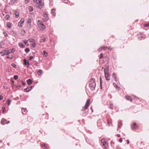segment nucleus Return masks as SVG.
Here are the masks:
<instances>
[{"label":"nucleus","mask_w":149,"mask_h":149,"mask_svg":"<svg viewBox=\"0 0 149 149\" xmlns=\"http://www.w3.org/2000/svg\"><path fill=\"white\" fill-rule=\"evenodd\" d=\"M114 84H116L115 83H113V84L114 85Z\"/></svg>","instance_id":"59"},{"label":"nucleus","mask_w":149,"mask_h":149,"mask_svg":"<svg viewBox=\"0 0 149 149\" xmlns=\"http://www.w3.org/2000/svg\"><path fill=\"white\" fill-rule=\"evenodd\" d=\"M24 22V18H22L21 19L20 21L19 22L23 24Z\"/></svg>","instance_id":"33"},{"label":"nucleus","mask_w":149,"mask_h":149,"mask_svg":"<svg viewBox=\"0 0 149 149\" xmlns=\"http://www.w3.org/2000/svg\"><path fill=\"white\" fill-rule=\"evenodd\" d=\"M126 141H127V144H128L129 143L130 141L128 140H127Z\"/></svg>","instance_id":"53"},{"label":"nucleus","mask_w":149,"mask_h":149,"mask_svg":"<svg viewBox=\"0 0 149 149\" xmlns=\"http://www.w3.org/2000/svg\"><path fill=\"white\" fill-rule=\"evenodd\" d=\"M18 76L17 75H15L14 77V78L16 80L18 78Z\"/></svg>","instance_id":"39"},{"label":"nucleus","mask_w":149,"mask_h":149,"mask_svg":"<svg viewBox=\"0 0 149 149\" xmlns=\"http://www.w3.org/2000/svg\"><path fill=\"white\" fill-rule=\"evenodd\" d=\"M96 86L95 79H90L89 82V86L91 90L93 91L95 90Z\"/></svg>","instance_id":"1"},{"label":"nucleus","mask_w":149,"mask_h":149,"mask_svg":"<svg viewBox=\"0 0 149 149\" xmlns=\"http://www.w3.org/2000/svg\"><path fill=\"white\" fill-rule=\"evenodd\" d=\"M2 109L3 112H4L6 111L5 108L4 106L2 107Z\"/></svg>","instance_id":"40"},{"label":"nucleus","mask_w":149,"mask_h":149,"mask_svg":"<svg viewBox=\"0 0 149 149\" xmlns=\"http://www.w3.org/2000/svg\"><path fill=\"white\" fill-rule=\"evenodd\" d=\"M144 26L145 27H147L149 26V23H147L144 24Z\"/></svg>","instance_id":"42"},{"label":"nucleus","mask_w":149,"mask_h":149,"mask_svg":"<svg viewBox=\"0 0 149 149\" xmlns=\"http://www.w3.org/2000/svg\"><path fill=\"white\" fill-rule=\"evenodd\" d=\"M2 53H2V52H0V53L1 54H2Z\"/></svg>","instance_id":"58"},{"label":"nucleus","mask_w":149,"mask_h":149,"mask_svg":"<svg viewBox=\"0 0 149 149\" xmlns=\"http://www.w3.org/2000/svg\"><path fill=\"white\" fill-rule=\"evenodd\" d=\"M23 25V24L19 22L18 24V26L19 27H22V26Z\"/></svg>","instance_id":"30"},{"label":"nucleus","mask_w":149,"mask_h":149,"mask_svg":"<svg viewBox=\"0 0 149 149\" xmlns=\"http://www.w3.org/2000/svg\"><path fill=\"white\" fill-rule=\"evenodd\" d=\"M31 19H29L27 22V23L28 24L27 26L30 29L31 27Z\"/></svg>","instance_id":"7"},{"label":"nucleus","mask_w":149,"mask_h":149,"mask_svg":"<svg viewBox=\"0 0 149 149\" xmlns=\"http://www.w3.org/2000/svg\"><path fill=\"white\" fill-rule=\"evenodd\" d=\"M131 127L132 130H135L138 129V126L135 123H134L132 126Z\"/></svg>","instance_id":"10"},{"label":"nucleus","mask_w":149,"mask_h":149,"mask_svg":"<svg viewBox=\"0 0 149 149\" xmlns=\"http://www.w3.org/2000/svg\"><path fill=\"white\" fill-rule=\"evenodd\" d=\"M27 82L28 84L30 85L32 83V81L31 79H29L27 81Z\"/></svg>","instance_id":"18"},{"label":"nucleus","mask_w":149,"mask_h":149,"mask_svg":"<svg viewBox=\"0 0 149 149\" xmlns=\"http://www.w3.org/2000/svg\"><path fill=\"white\" fill-rule=\"evenodd\" d=\"M33 1L35 3L37 4L38 8H41L43 7L44 6L43 0H33Z\"/></svg>","instance_id":"2"},{"label":"nucleus","mask_w":149,"mask_h":149,"mask_svg":"<svg viewBox=\"0 0 149 149\" xmlns=\"http://www.w3.org/2000/svg\"><path fill=\"white\" fill-rule=\"evenodd\" d=\"M10 53H12V52H13L14 51V49H10Z\"/></svg>","instance_id":"50"},{"label":"nucleus","mask_w":149,"mask_h":149,"mask_svg":"<svg viewBox=\"0 0 149 149\" xmlns=\"http://www.w3.org/2000/svg\"><path fill=\"white\" fill-rule=\"evenodd\" d=\"M7 58H10V59H12V57H10L9 56H8L7 57Z\"/></svg>","instance_id":"54"},{"label":"nucleus","mask_w":149,"mask_h":149,"mask_svg":"<svg viewBox=\"0 0 149 149\" xmlns=\"http://www.w3.org/2000/svg\"><path fill=\"white\" fill-rule=\"evenodd\" d=\"M42 73V71L41 70H39L37 72L38 74L40 76L41 75Z\"/></svg>","instance_id":"20"},{"label":"nucleus","mask_w":149,"mask_h":149,"mask_svg":"<svg viewBox=\"0 0 149 149\" xmlns=\"http://www.w3.org/2000/svg\"><path fill=\"white\" fill-rule=\"evenodd\" d=\"M33 58H34L33 56H30V57L29 58V59L30 60H31L32 59H33Z\"/></svg>","instance_id":"44"},{"label":"nucleus","mask_w":149,"mask_h":149,"mask_svg":"<svg viewBox=\"0 0 149 149\" xmlns=\"http://www.w3.org/2000/svg\"><path fill=\"white\" fill-rule=\"evenodd\" d=\"M24 42L26 45L28 46L29 45V43L28 42V40H24Z\"/></svg>","instance_id":"26"},{"label":"nucleus","mask_w":149,"mask_h":149,"mask_svg":"<svg viewBox=\"0 0 149 149\" xmlns=\"http://www.w3.org/2000/svg\"><path fill=\"white\" fill-rule=\"evenodd\" d=\"M104 75L106 79L107 80H110V75L109 74V69L108 68H105L104 70Z\"/></svg>","instance_id":"4"},{"label":"nucleus","mask_w":149,"mask_h":149,"mask_svg":"<svg viewBox=\"0 0 149 149\" xmlns=\"http://www.w3.org/2000/svg\"><path fill=\"white\" fill-rule=\"evenodd\" d=\"M41 147L42 148L44 149H48L49 148V147L48 146V145L45 143L42 144Z\"/></svg>","instance_id":"12"},{"label":"nucleus","mask_w":149,"mask_h":149,"mask_svg":"<svg viewBox=\"0 0 149 149\" xmlns=\"http://www.w3.org/2000/svg\"><path fill=\"white\" fill-rule=\"evenodd\" d=\"M3 34H4V36H7V34L5 32H4L3 33Z\"/></svg>","instance_id":"52"},{"label":"nucleus","mask_w":149,"mask_h":149,"mask_svg":"<svg viewBox=\"0 0 149 149\" xmlns=\"http://www.w3.org/2000/svg\"><path fill=\"white\" fill-rule=\"evenodd\" d=\"M100 86H101V88L102 89V80L101 78L100 77Z\"/></svg>","instance_id":"38"},{"label":"nucleus","mask_w":149,"mask_h":149,"mask_svg":"<svg viewBox=\"0 0 149 149\" xmlns=\"http://www.w3.org/2000/svg\"><path fill=\"white\" fill-rule=\"evenodd\" d=\"M122 140H123V139H122V138H121L119 140V141L120 142V143H121L122 142Z\"/></svg>","instance_id":"48"},{"label":"nucleus","mask_w":149,"mask_h":149,"mask_svg":"<svg viewBox=\"0 0 149 149\" xmlns=\"http://www.w3.org/2000/svg\"><path fill=\"white\" fill-rule=\"evenodd\" d=\"M7 27L9 28H10L12 26V23L10 22H8L6 24Z\"/></svg>","instance_id":"19"},{"label":"nucleus","mask_w":149,"mask_h":149,"mask_svg":"<svg viewBox=\"0 0 149 149\" xmlns=\"http://www.w3.org/2000/svg\"><path fill=\"white\" fill-rule=\"evenodd\" d=\"M37 24L39 28L41 30L44 31L46 29V26L41 21L38 20V21Z\"/></svg>","instance_id":"3"},{"label":"nucleus","mask_w":149,"mask_h":149,"mask_svg":"<svg viewBox=\"0 0 149 149\" xmlns=\"http://www.w3.org/2000/svg\"><path fill=\"white\" fill-rule=\"evenodd\" d=\"M101 142L102 144L103 147L105 149H107L108 147V145L106 140L104 139H102L101 140Z\"/></svg>","instance_id":"5"},{"label":"nucleus","mask_w":149,"mask_h":149,"mask_svg":"<svg viewBox=\"0 0 149 149\" xmlns=\"http://www.w3.org/2000/svg\"><path fill=\"white\" fill-rule=\"evenodd\" d=\"M9 15H6V19L7 20H9Z\"/></svg>","instance_id":"41"},{"label":"nucleus","mask_w":149,"mask_h":149,"mask_svg":"<svg viewBox=\"0 0 149 149\" xmlns=\"http://www.w3.org/2000/svg\"><path fill=\"white\" fill-rule=\"evenodd\" d=\"M19 47L22 48H24V45L22 43H19Z\"/></svg>","instance_id":"21"},{"label":"nucleus","mask_w":149,"mask_h":149,"mask_svg":"<svg viewBox=\"0 0 149 149\" xmlns=\"http://www.w3.org/2000/svg\"><path fill=\"white\" fill-rule=\"evenodd\" d=\"M29 41L31 42H34L35 41L34 39L33 38H30L29 39Z\"/></svg>","instance_id":"28"},{"label":"nucleus","mask_w":149,"mask_h":149,"mask_svg":"<svg viewBox=\"0 0 149 149\" xmlns=\"http://www.w3.org/2000/svg\"><path fill=\"white\" fill-rule=\"evenodd\" d=\"M24 61V64L25 65H27V68H29V65H30V63L26 59H24L23 60Z\"/></svg>","instance_id":"11"},{"label":"nucleus","mask_w":149,"mask_h":149,"mask_svg":"<svg viewBox=\"0 0 149 149\" xmlns=\"http://www.w3.org/2000/svg\"><path fill=\"white\" fill-rule=\"evenodd\" d=\"M25 3L26 4H27L29 3V0H26L25 1Z\"/></svg>","instance_id":"49"},{"label":"nucleus","mask_w":149,"mask_h":149,"mask_svg":"<svg viewBox=\"0 0 149 149\" xmlns=\"http://www.w3.org/2000/svg\"><path fill=\"white\" fill-rule=\"evenodd\" d=\"M15 17L16 18H18L19 16V13L17 12H15Z\"/></svg>","instance_id":"36"},{"label":"nucleus","mask_w":149,"mask_h":149,"mask_svg":"<svg viewBox=\"0 0 149 149\" xmlns=\"http://www.w3.org/2000/svg\"><path fill=\"white\" fill-rule=\"evenodd\" d=\"M113 104H109V108L110 109H113Z\"/></svg>","instance_id":"37"},{"label":"nucleus","mask_w":149,"mask_h":149,"mask_svg":"<svg viewBox=\"0 0 149 149\" xmlns=\"http://www.w3.org/2000/svg\"><path fill=\"white\" fill-rule=\"evenodd\" d=\"M11 65L14 68H16V65L15 64V63H12V64H11Z\"/></svg>","instance_id":"35"},{"label":"nucleus","mask_w":149,"mask_h":149,"mask_svg":"<svg viewBox=\"0 0 149 149\" xmlns=\"http://www.w3.org/2000/svg\"><path fill=\"white\" fill-rule=\"evenodd\" d=\"M107 48H108V49H109L110 51H111L113 49V48L111 47H108Z\"/></svg>","instance_id":"46"},{"label":"nucleus","mask_w":149,"mask_h":149,"mask_svg":"<svg viewBox=\"0 0 149 149\" xmlns=\"http://www.w3.org/2000/svg\"><path fill=\"white\" fill-rule=\"evenodd\" d=\"M22 113L24 114H26V111L24 109H22Z\"/></svg>","instance_id":"23"},{"label":"nucleus","mask_w":149,"mask_h":149,"mask_svg":"<svg viewBox=\"0 0 149 149\" xmlns=\"http://www.w3.org/2000/svg\"><path fill=\"white\" fill-rule=\"evenodd\" d=\"M116 86L117 87H118V86L117 85H116Z\"/></svg>","instance_id":"60"},{"label":"nucleus","mask_w":149,"mask_h":149,"mask_svg":"<svg viewBox=\"0 0 149 149\" xmlns=\"http://www.w3.org/2000/svg\"><path fill=\"white\" fill-rule=\"evenodd\" d=\"M122 125V122L121 121H120L119 122L118 124V126L119 127H120Z\"/></svg>","instance_id":"29"},{"label":"nucleus","mask_w":149,"mask_h":149,"mask_svg":"<svg viewBox=\"0 0 149 149\" xmlns=\"http://www.w3.org/2000/svg\"><path fill=\"white\" fill-rule=\"evenodd\" d=\"M43 16L44 17V18H43V21L44 22L47 21L48 19V18L47 17L48 16L47 13H44L43 14Z\"/></svg>","instance_id":"8"},{"label":"nucleus","mask_w":149,"mask_h":149,"mask_svg":"<svg viewBox=\"0 0 149 149\" xmlns=\"http://www.w3.org/2000/svg\"><path fill=\"white\" fill-rule=\"evenodd\" d=\"M22 84L23 85H25V83L24 82H22Z\"/></svg>","instance_id":"57"},{"label":"nucleus","mask_w":149,"mask_h":149,"mask_svg":"<svg viewBox=\"0 0 149 149\" xmlns=\"http://www.w3.org/2000/svg\"><path fill=\"white\" fill-rule=\"evenodd\" d=\"M90 103V99H88L86 100V103L85 105L83 107L82 110L83 111H84L85 110L87 109L88 107L89 106Z\"/></svg>","instance_id":"6"},{"label":"nucleus","mask_w":149,"mask_h":149,"mask_svg":"<svg viewBox=\"0 0 149 149\" xmlns=\"http://www.w3.org/2000/svg\"><path fill=\"white\" fill-rule=\"evenodd\" d=\"M36 43L35 42H34L32 43L31 45V47L33 48H35L36 47Z\"/></svg>","instance_id":"25"},{"label":"nucleus","mask_w":149,"mask_h":149,"mask_svg":"<svg viewBox=\"0 0 149 149\" xmlns=\"http://www.w3.org/2000/svg\"><path fill=\"white\" fill-rule=\"evenodd\" d=\"M10 50H8V51L5 50L4 51V54L6 55H8L10 53Z\"/></svg>","instance_id":"17"},{"label":"nucleus","mask_w":149,"mask_h":149,"mask_svg":"<svg viewBox=\"0 0 149 149\" xmlns=\"http://www.w3.org/2000/svg\"><path fill=\"white\" fill-rule=\"evenodd\" d=\"M55 11V10L54 9H52V12L53 13V14L54 15V12Z\"/></svg>","instance_id":"51"},{"label":"nucleus","mask_w":149,"mask_h":149,"mask_svg":"<svg viewBox=\"0 0 149 149\" xmlns=\"http://www.w3.org/2000/svg\"><path fill=\"white\" fill-rule=\"evenodd\" d=\"M103 54L102 53H101L100 55V58H103Z\"/></svg>","instance_id":"43"},{"label":"nucleus","mask_w":149,"mask_h":149,"mask_svg":"<svg viewBox=\"0 0 149 149\" xmlns=\"http://www.w3.org/2000/svg\"><path fill=\"white\" fill-rule=\"evenodd\" d=\"M108 48V47H100L98 49V51L100 52L102 50H106L107 48Z\"/></svg>","instance_id":"13"},{"label":"nucleus","mask_w":149,"mask_h":149,"mask_svg":"<svg viewBox=\"0 0 149 149\" xmlns=\"http://www.w3.org/2000/svg\"><path fill=\"white\" fill-rule=\"evenodd\" d=\"M25 52L26 53H27L29 52L30 51V49L28 48H27L25 49Z\"/></svg>","instance_id":"34"},{"label":"nucleus","mask_w":149,"mask_h":149,"mask_svg":"<svg viewBox=\"0 0 149 149\" xmlns=\"http://www.w3.org/2000/svg\"><path fill=\"white\" fill-rule=\"evenodd\" d=\"M3 98V97L2 96L0 95V101Z\"/></svg>","instance_id":"45"},{"label":"nucleus","mask_w":149,"mask_h":149,"mask_svg":"<svg viewBox=\"0 0 149 149\" xmlns=\"http://www.w3.org/2000/svg\"><path fill=\"white\" fill-rule=\"evenodd\" d=\"M107 123H108V124L109 125V120H107Z\"/></svg>","instance_id":"56"},{"label":"nucleus","mask_w":149,"mask_h":149,"mask_svg":"<svg viewBox=\"0 0 149 149\" xmlns=\"http://www.w3.org/2000/svg\"><path fill=\"white\" fill-rule=\"evenodd\" d=\"M11 103V100L9 99H8L7 102V103L8 105H9Z\"/></svg>","instance_id":"31"},{"label":"nucleus","mask_w":149,"mask_h":149,"mask_svg":"<svg viewBox=\"0 0 149 149\" xmlns=\"http://www.w3.org/2000/svg\"><path fill=\"white\" fill-rule=\"evenodd\" d=\"M117 136L118 137H120V134H118L117 135Z\"/></svg>","instance_id":"55"},{"label":"nucleus","mask_w":149,"mask_h":149,"mask_svg":"<svg viewBox=\"0 0 149 149\" xmlns=\"http://www.w3.org/2000/svg\"><path fill=\"white\" fill-rule=\"evenodd\" d=\"M24 22V18H22L21 19L20 21L19 22L23 24Z\"/></svg>","instance_id":"32"},{"label":"nucleus","mask_w":149,"mask_h":149,"mask_svg":"<svg viewBox=\"0 0 149 149\" xmlns=\"http://www.w3.org/2000/svg\"><path fill=\"white\" fill-rule=\"evenodd\" d=\"M10 122L9 121H7L6 119H3L1 121V123L3 125H4L5 124H7Z\"/></svg>","instance_id":"9"},{"label":"nucleus","mask_w":149,"mask_h":149,"mask_svg":"<svg viewBox=\"0 0 149 149\" xmlns=\"http://www.w3.org/2000/svg\"><path fill=\"white\" fill-rule=\"evenodd\" d=\"M43 56H47L48 55V53L45 51H43Z\"/></svg>","instance_id":"24"},{"label":"nucleus","mask_w":149,"mask_h":149,"mask_svg":"<svg viewBox=\"0 0 149 149\" xmlns=\"http://www.w3.org/2000/svg\"><path fill=\"white\" fill-rule=\"evenodd\" d=\"M29 11H32L33 10V8L31 6H29Z\"/></svg>","instance_id":"22"},{"label":"nucleus","mask_w":149,"mask_h":149,"mask_svg":"<svg viewBox=\"0 0 149 149\" xmlns=\"http://www.w3.org/2000/svg\"><path fill=\"white\" fill-rule=\"evenodd\" d=\"M32 86L27 87L25 88L24 90L25 92H28L32 89Z\"/></svg>","instance_id":"16"},{"label":"nucleus","mask_w":149,"mask_h":149,"mask_svg":"<svg viewBox=\"0 0 149 149\" xmlns=\"http://www.w3.org/2000/svg\"><path fill=\"white\" fill-rule=\"evenodd\" d=\"M22 33H23L24 34H25L26 33L25 31L24 30H22L21 31Z\"/></svg>","instance_id":"47"},{"label":"nucleus","mask_w":149,"mask_h":149,"mask_svg":"<svg viewBox=\"0 0 149 149\" xmlns=\"http://www.w3.org/2000/svg\"><path fill=\"white\" fill-rule=\"evenodd\" d=\"M45 38L44 36H43L41 37V38L40 40V42H45Z\"/></svg>","instance_id":"15"},{"label":"nucleus","mask_w":149,"mask_h":149,"mask_svg":"<svg viewBox=\"0 0 149 149\" xmlns=\"http://www.w3.org/2000/svg\"><path fill=\"white\" fill-rule=\"evenodd\" d=\"M112 76L114 78L116 81V75L115 73H113L112 74Z\"/></svg>","instance_id":"27"},{"label":"nucleus","mask_w":149,"mask_h":149,"mask_svg":"<svg viewBox=\"0 0 149 149\" xmlns=\"http://www.w3.org/2000/svg\"><path fill=\"white\" fill-rule=\"evenodd\" d=\"M125 98L127 100H130L131 102L132 101V99L130 96L127 95L125 96Z\"/></svg>","instance_id":"14"}]
</instances>
